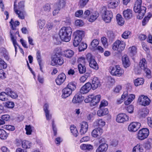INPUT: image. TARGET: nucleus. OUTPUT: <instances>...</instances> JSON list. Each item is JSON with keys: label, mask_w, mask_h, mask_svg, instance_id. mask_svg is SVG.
Wrapping results in <instances>:
<instances>
[{"label": "nucleus", "mask_w": 152, "mask_h": 152, "mask_svg": "<svg viewBox=\"0 0 152 152\" xmlns=\"http://www.w3.org/2000/svg\"><path fill=\"white\" fill-rule=\"evenodd\" d=\"M72 33V30L70 27L64 26L60 29L59 35L62 40L68 42L71 39Z\"/></svg>", "instance_id": "f257e3e1"}, {"label": "nucleus", "mask_w": 152, "mask_h": 152, "mask_svg": "<svg viewBox=\"0 0 152 152\" xmlns=\"http://www.w3.org/2000/svg\"><path fill=\"white\" fill-rule=\"evenodd\" d=\"M142 0H137L134 7V10L135 12L138 13L137 18L139 19H142L145 13L146 8L141 6Z\"/></svg>", "instance_id": "f03ea898"}, {"label": "nucleus", "mask_w": 152, "mask_h": 152, "mask_svg": "<svg viewBox=\"0 0 152 152\" xmlns=\"http://www.w3.org/2000/svg\"><path fill=\"white\" fill-rule=\"evenodd\" d=\"M102 18L106 23H109L111 22L113 18V14L112 12L106 9L105 7L103 8L102 10Z\"/></svg>", "instance_id": "7ed1b4c3"}, {"label": "nucleus", "mask_w": 152, "mask_h": 152, "mask_svg": "<svg viewBox=\"0 0 152 152\" xmlns=\"http://www.w3.org/2000/svg\"><path fill=\"white\" fill-rule=\"evenodd\" d=\"M126 43L118 39L113 44L112 49L113 50L117 51L120 53L124 49Z\"/></svg>", "instance_id": "20e7f679"}, {"label": "nucleus", "mask_w": 152, "mask_h": 152, "mask_svg": "<svg viewBox=\"0 0 152 152\" xmlns=\"http://www.w3.org/2000/svg\"><path fill=\"white\" fill-rule=\"evenodd\" d=\"M109 71L112 75L119 77L121 76L124 72L123 69L118 65L110 66Z\"/></svg>", "instance_id": "39448f33"}, {"label": "nucleus", "mask_w": 152, "mask_h": 152, "mask_svg": "<svg viewBox=\"0 0 152 152\" xmlns=\"http://www.w3.org/2000/svg\"><path fill=\"white\" fill-rule=\"evenodd\" d=\"M86 59L89 62V65L90 67L96 70H97L99 69L96 62L91 53H88L87 54Z\"/></svg>", "instance_id": "423d86ee"}, {"label": "nucleus", "mask_w": 152, "mask_h": 152, "mask_svg": "<svg viewBox=\"0 0 152 152\" xmlns=\"http://www.w3.org/2000/svg\"><path fill=\"white\" fill-rule=\"evenodd\" d=\"M64 62L63 58L59 56H58L56 54L54 56L52 59L50 64L52 66L56 65H61Z\"/></svg>", "instance_id": "0eeeda50"}, {"label": "nucleus", "mask_w": 152, "mask_h": 152, "mask_svg": "<svg viewBox=\"0 0 152 152\" xmlns=\"http://www.w3.org/2000/svg\"><path fill=\"white\" fill-rule=\"evenodd\" d=\"M149 132L147 128H143L139 130L138 134V138L140 140H143L148 136Z\"/></svg>", "instance_id": "6e6552de"}, {"label": "nucleus", "mask_w": 152, "mask_h": 152, "mask_svg": "<svg viewBox=\"0 0 152 152\" xmlns=\"http://www.w3.org/2000/svg\"><path fill=\"white\" fill-rule=\"evenodd\" d=\"M141 124L140 123L134 122L130 123L128 126V130L131 132H135L140 127Z\"/></svg>", "instance_id": "1a4fd4ad"}, {"label": "nucleus", "mask_w": 152, "mask_h": 152, "mask_svg": "<svg viewBox=\"0 0 152 152\" xmlns=\"http://www.w3.org/2000/svg\"><path fill=\"white\" fill-rule=\"evenodd\" d=\"M17 0L15 1L14 5V10L15 13L18 15V17L20 19H24L25 18V15H26V12L23 10L21 11L19 10L16 8V4Z\"/></svg>", "instance_id": "9d476101"}, {"label": "nucleus", "mask_w": 152, "mask_h": 152, "mask_svg": "<svg viewBox=\"0 0 152 152\" xmlns=\"http://www.w3.org/2000/svg\"><path fill=\"white\" fill-rule=\"evenodd\" d=\"M129 117L125 113H120L117 115L116 121L119 123H124L128 121Z\"/></svg>", "instance_id": "9b49d317"}, {"label": "nucleus", "mask_w": 152, "mask_h": 152, "mask_svg": "<svg viewBox=\"0 0 152 152\" xmlns=\"http://www.w3.org/2000/svg\"><path fill=\"white\" fill-rule=\"evenodd\" d=\"M140 104L142 105L146 106L149 104L151 102L150 99L147 96L141 95L139 98Z\"/></svg>", "instance_id": "f8f14e48"}, {"label": "nucleus", "mask_w": 152, "mask_h": 152, "mask_svg": "<svg viewBox=\"0 0 152 152\" xmlns=\"http://www.w3.org/2000/svg\"><path fill=\"white\" fill-rule=\"evenodd\" d=\"M80 133L81 135H83L87 131L88 129V124L87 123L83 121L80 123Z\"/></svg>", "instance_id": "ddd939ff"}, {"label": "nucleus", "mask_w": 152, "mask_h": 152, "mask_svg": "<svg viewBox=\"0 0 152 152\" xmlns=\"http://www.w3.org/2000/svg\"><path fill=\"white\" fill-rule=\"evenodd\" d=\"M66 76L63 73L60 74L55 80L56 84L58 85H61L66 79Z\"/></svg>", "instance_id": "4468645a"}, {"label": "nucleus", "mask_w": 152, "mask_h": 152, "mask_svg": "<svg viewBox=\"0 0 152 152\" xmlns=\"http://www.w3.org/2000/svg\"><path fill=\"white\" fill-rule=\"evenodd\" d=\"M91 88V83L88 82L85 84L80 89V92L81 93L85 94L89 92Z\"/></svg>", "instance_id": "2eb2a0df"}, {"label": "nucleus", "mask_w": 152, "mask_h": 152, "mask_svg": "<svg viewBox=\"0 0 152 152\" xmlns=\"http://www.w3.org/2000/svg\"><path fill=\"white\" fill-rule=\"evenodd\" d=\"M122 64L124 67L127 68L129 66L131 63L128 56L125 54L123 56L122 58Z\"/></svg>", "instance_id": "dca6fc26"}, {"label": "nucleus", "mask_w": 152, "mask_h": 152, "mask_svg": "<svg viewBox=\"0 0 152 152\" xmlns=\"http://www.w3.org/2000/svg\"><path fill=\"white\" fill-rule=\"evenodd\" d=\"M103 132L102 129L99 127L94 129L91 132V135L94 137H99Z\"/></svg>", "instance_id": "f3484780"}, {"label": "nucleus", "mask_w": 152, "mask_h": 152, "mask_svg": "<svg viewBox=\"0 0 152 152\" xmlns=\"http://www.w3.org/2000/svg\"><path fill=\"white\" fill-rule=\"evenodd\" d=\"M91 85V88L93 90L96 89L99 86H100L99 81L97 77H95L93 78Z\"/></svg>", "instance_id": "a211bd4d"}, {"label": "nucleus", "mask_w": 152, "mask_h": 152, "mask_svg": "<svg viewBox=\"0 0 152 152\" xmlns=\"http://www.w3.org/2000/svg\"><path fill=\"white\" fill-rule=\"evenodd\" d=\"M72 91L70 89L66 87L62 90V97L63 98H66L70 96Z\"/></svg>", "instance_id": "6ab92c4d"}, {"label": "nucleus", "mask_w": 152, "mask_h": 152, "mask_svg": "<svg viewBox=\"0 0 152 152\" xmlns=\"http://www.w3.org/2000/svg\"><path fill=\"white\" fill-rule=\"evenodd\" d=\"M123 15L125 19H129L132 17V11L130 9H127L124 10Z\"/></svg>", "instance_id": "aec40b11"}, {"label": "nucleus", "mask_w": 152, "mask_h": 152, "mask_svg": "<svg viewBox=\"0 0 152 152\" xmlns=\"http://www.w3.org/2000/svg\"><path fill=\"white\" fill-rule=\"evenodd\" d=\"M108 145L105 143L101 144L96 150V152H105L108 148Z\"/></svg>", "instance_id": "412c9836"}, {"label": "nucleus", "mask_w": 152, "mask_h": 152, "mask_svg": "<svg viewBox=\"0 0 152 152\" xmlns=\"http://www.w3.org/2000/svg\"><path fill=\"white\" fill-rule=\"evenodd\" d=\"M83 100V97L80 94H76L72 100L73 103H81Z\"/></svg>", "instance_id": "4be33fe9"}, {"label": "nucleus", "mask_w": 152, "mask_h": 152, "mask_svg": "<svg viewBox=\"0 0 152 152\" xmlns=\"http://www.w3.org/2000/svg\"><path fill=\"white\" fill-rule=\"evenodd\" d=\"M5 91L8 96L13 99H16L18 97V94L15 92L12 91L11 89L9 88H7L5 89Z\"/></svg>", "instance_id": "5701e85b"}, {"label": "nucleus", "mask_w": 152, "mask_h": 152, "mask_svg": "<svg viewBox=\"0 0 152 152\" xmlns=\"http://www.w3.org/2000/svg\"><path fill=\"white\" fill-rule=\"evenodd\" d=\"M10 23L11 26V28L12 29V30L10 31V32L11 31H12L13 32H12V34L13 35L14 34V32H13V30H16V27L19 25L20 22L17 20L16 21L14 22L13 19H11V21L10 22Z\"/></svg>", "instance_id": "b1692460"}, {"label": "nucleus", "mask_w": 152, "mask_h": 152, "mask_svg": "<svg viewBox=\"0 0 152 152\" xmlns=\"http://www.w3.org/2000/svg\"><path fill=\"white\" fill-rule=\"evenodd\" d=\"M32 145V143L28 140H24L22 142V147L24 149H28Z\"/></svg>", "instance_id": "393cba45"}, {"label": "nucleus", "mask_w": 152, "mask_h": 152, "mask_svg": "<svg viewBox=\"0 0 152 152\" xmlns=\"http://www.w3.org/2000/svg\"><path fill=\"white\" fill-rule=\"evenodd\" d=\"M116 21L118 25L120 26L123 25L125 22L124 19L119 14H118L116 16Z\"/></svg>", "instance_id": "a878e982"}, {"label": "nucleus", "mask_w": 152, "mask_h": 152, "mask_svg": "<svg viewBox=\"0 0 152 152\" xmlns=\"http://www.w3.org/2000/svg\"><path fill=\"white\" fill-rule=\"evenodd\" d=\"M99 16V14L98 12L95 11L94 12L91 13L90 18L88 19V20L90 22H93L98 18Z\"/></svg>", "instance_id": "bb28decb"}, {"label": "nucleus", "mask_w": 152, "mask_h": 152, "mask_svg": "<svg viewBox=\"0 0 152 152\" xmlns=\"http://www.w3.org/2000/svg\"><path fill=\"white\" fill-rule=\"evenodd\" d=\"M74 51L70 49L66 50L64 52V56L68 58H71L74 55Z\"/></svg>", "instance_id": "cd10ccee"}, {"label": "nucleus", "mask_w": 152, "mask_h": 152, "mask_svg": "<svg viewBox=\"0 0 152 152\" xmlns=\"http://www.w3.org/2000/svg\"><path fill=\"white\" fill-rule=\"evenodd\" d=\"M92 105L93 106H94L99 102L101 99V96L99 95H98L95 96H94L92 95Z\"/></svg>", "instance_id": "c85d7f7f"}, {"label": "nucleus", "mask_w": 152, "mask_h": 152, "mask_svg": "<svg viewBox=\"0 0 152 152\" xmlns=\"http://www.w3.org/2000/svg\"><path fill=\"white\" fill-rule=\"evenodd\" d=\"M108 110L107 108L100 109L98 111L97 115L99 116H101L108 114Z\"/></svg>", "instance_id": "c756f323"}, {"label": "nucleus", "mask_w": 152, "mask_h": 152, "mask_svg": "<svg viewBox=\"0 0 152 152\" xmlns=\"http://www.w3.org/2000/svg\"><path fill=\"white\" fill-rule=\"evenodd\" d=\"M8 134L3 129H0V139L6 140Z\"/></svg>", "instance_id": "7c9ffc66"}, {"label": "nucleus", "mask_w": 152, "mask_h": 152, "mask_svg": "<svg viewBox=\"0 0 152 152\" xmlns=\"http://www.w3.org/2000/svg\"><path fill=\"white\" fill-rule=\"evenodd\" d=\"M118 0H113L108 4V7L110 8H114L118 4Z\"/></svg>", "instance_id": "2f4dec72"}, {"label": "nucleus", "mask_w": 152, "mask_h": 152, "mask_svg": "<svg viewBox=\"0 0 152 152\" xmlns=\"http://www.w3.org/2000/svg\"><path fill=\"white\" fill-rule=\"evenodd\" d=\"M82 39V38L81 37L75 35L73 41V44L74 46L75 47L78 46L80 43Z\"/></svg>", "instance_id": "473e14b6"}, {"label": "nucleus", "mask_w": 152, "mask_h": 152, "mask_svg": "<svg viewBox=\"0 0 152 152\" xmlns=\"http://www.w3.org/2000/svg\"><path fill=\"white\" fill-rule=\"evenodd\" d=\"M143 150L140 144H137L133 148L132 152H143Z\"/></svg>", "instance_id": "72a5a7b5"}, {"label": "nucleus", "mask_w": 152, "mask_h": 152, "mask_svg": "<svg viewBox=\"0 0 152 152\" xmlns=\"http://www.w3.org/2000/svg\"><path fill=\"white\" fill-rule=\"evenodd\" d=\"M76 83L75 82H71L69 83L66 87L70 89L72 91H74L76 88Z\"/></svg>", "instance_id": "f704fd0d"}, {"label": "nucleus", "mask_w": 152, "mask_h": 152, "mask_svg": "<svg viewBox=\"0 0 152 152\" xmlns=\"http://www.w3.org/2000/svg\"><path fill=\"white\" fill-rule=\"evenodd\" d=\"M66 2L64 0H60L56 4L55 7L58 8L61 10L63 8L65 5Z\"/></svg>", "instance_id": "c9c22d12"}, {"label": "nucleus", "mask_w": 152, "mask_h": 152, "mask_svg": "<svg viewBox=\"0 0 152 152\" xmlns=\"http://www.w3.org/2000/svg\"><path fill=\"white\" fill-rule=\"evenodd\" d=\"M8 95L7 93L5 92H3L0 93V100L2 101H4L8 99Z\"/></svg>", "instance_id": "e433bc0d"}, {"label": "nucleus", "mask_w": 152, "mask_h": 152, "mask_svg": "<svg viewBox=\"0 0 152 152\" xmlns=\"http://www.w3.org/2000/svg\"><path fill=\"white\" fill-rule=\"evenodd\" d=\"M12 32H13L12 31L10 32V36L11 38V40L15 47V51L16 52L17 49L16 45L18 46V45L17 44L16 39L14 38V35L12 34Z\"/></svg>", "instance_id": "4c0bfd02"}, {"label": "nucleus", "mask_w": 152, "mask_h": 152, "mask_svg": "<svg viewBox=\"0 0 152 152\" xmlns=\"http://www.w3.org/2000/svg\"><path fill=\"white\" fill-rule=\"evenodd\" d=\"M146 61V60L144 58H142L140 61V62L139 66L141 69H145V67H147V65Z\"/></svg>", "instance_id": "58836bf2"}, {"label": "nucleus", "mask_w": 152, "mask_h": 152, "mask_svg": "<svg viewBox=\"0 0 152 152\" xmlns=\"http://www.w3.org/2000/svg\"><path fill=\"white\" fill-rule=\"evenodd\" d=\"M144 79L142 78H138L134 81V84L136 86L142 85L144 83Z\"/></svg>", "instance_id": "ea45409f"}, {"label": "nucleus", "mask_w": 152, "mask_h": 152, "mask_svg": "<svg viewBox=\"0 0 152 152\" xmlns=\"http://www.w3.org/2000/svg\"><path fill=\"white\" fill-rule=\"evenodd\" d=\"M78 68L79 72L80 74H83L86 72V69L85 66L80 64L78 65Z\"/></svg>", "instance_id": "a19ab883"}, {"label": "nucleus", "mask_w": 152, "mask_h": 152, "mask_svg": "<svg viewBox=\"0 0 152 152\" xmlns=\"http://www.w3.org/2000/svg\"><path fill=\"white\" fill-rule=\"evenodd\" d=\"M70 129L71 132L73 135L75 137H76L78 134L76 127L74 125L70 127Z\"/></svg>", "instance_id": "79ce46f5"}, {"label": "nucleus", "mask_w": 152, "mask_h": 152, "mask_svg": "<svg viewBox=\"0 0 152 152\" xmlns=\"http://www.w3.org/2000/svg\"><path fill=\"white\" fill-rule=\"evenodd\" d=\"M128 92L127 91L124 92L121 96V98L120 99H118L117 101V104H121L123 102V100L125 98H126V97L127 96Z\"/></svg>", "instance_id": "37998d69"}, {"label": "nucleus", "mask_w": 152, "mask_h": 152, "mask_svg": "<svg viewBox=\"0 0 152 152\" xmlns=\"http://www.w3.org/2000/svg\"><path fill=\"white\" fill-rule=\"evenodd\" d=\"M148 140L144 144V147L147 150L150 149L151 148V145L152 142L151 140Z\"/></svg>", "instance_id": "c03bdc74"}, {"label": "nucleus", "mask_w": 152, "mask_h": 152, "mask_svg": "<svg viewBox=\"0 0 152 152\" xmlns=\"http://www.w3.org/2000/svg\"><path fill=\"white\" fill-rule=\"evenodd\" d=\"M130 55L133 56L137 53V49L135 47L133 46L132 47H130L129 49Z\"/></svg>", "instance_id": "a18cd8bd"}, {"label": "nucleus", "mask_w": 152, "mask_h": 152, "mask_svg": "<svg viewBox=\"0 0 152 152\" xmlns=\"http://www.w3.org/2000/svg\"><path fill=\"white\" fill-rule=\"evenodd\" d=\"M105 122L102 119L97 120L95 123L96 125L99 127H103L105 125Z\"/></svg>", "instance_id": "49530a36"}, {"label": "nucleus", "mask_w": 152, "mask_h": 152, "mask_svg": "<svg viewBox=\"0 0 152 152\" xmlns=\"http://www.w3.org/2000/svg\"><path fill=\"white\" fill-rule=\"evenodd\" d=\"M75 33L76 36H78L82 39L85 35V32L83 31L77 30L75 32Z\"/></svg>", "instance_id": "de8ad7c7"}, {"label": "nucleus", "mask_w": 152, "mask_h": 152, "mask_svg": "<svg viewBox=\"0 0 152 152\" xmlns=\"http://www.w3.org/2000/svg\"><path fill=\"white\" fill-rule=\"evenodd\" d=\"M87 45L85 43L82 42L79 44V50L80 51L84 50L87 48Z\"/></svg>", "instance_id": "09e8293b"}, {"label": "nucleus", "mask_w": 152, "mask_h": 152, "mask_svg": "<svg viewBox=\"0 0 152 152\" xmlns=\"http://www.w3.org/2000/svg\"><path fill=\"white\" fill-rule=\"evenodd\" d=\"M45 23V21L44 19H40L38 21V25L39 28L41 29L44 26Z\"/></svg>", "instance_id": "8fccbe9b"}, {"label": "nucleus", "mask_w": 152, "mask_h": 152, "mask_svg": "<svg viewBox=\"0 0 152 152\" xmlns=\"http://www.w3.org/2000/svg\"><path fill=\"white\" fill-rule=\"evenodd\" d=\"M25 129L26 131V134H27L30 135L31 134L32 129L30 125H26Z\"/></svg>", "instance_id": "3c124183"}, {"label": "nucleus", "mask_w": 152, "mask_h": 152, "mask_svg": "<svg viewBox=\"0 0 152 152\" xmlns=\"http://www.w3.org/2000/svg\"><path fill=\"white\" fill-rule=\"evenodd\" d=\"M107 36L109 39L112 41L115 38L114 33L112 31H108L107 32Z\"/></svg>", "instance_id": "603ef678"}, {"label": "nucleus", "mask_w": 152, "mask_h": 152, "mask_svg": "<svg viewBox=\"0 0 152 152\" xmlns=\"http://www.w3.org/2000/svg\"><path fill=\"white\" fill-rule=\"evenodd\" d=\"M99 41L97 39H94L91 43V45L93 48L96 47L99 44Z\"/></svg>", "instance_id": "864d4df0"}, {"label": "nucleus", "mask_w": 152, "mask_h": 152, "mask_svg": "<svg viewBox=\"0 0 152 152\" xmlns=\"http://www.w3.org/2000/svg\"><path fill=\"white\" fill-rule=\"evenodd\" d=\"M131 32L129 31H126L124 32L122 35L123 38L126 39L128 38L129 36L130 35Z\"/></svg>", "instance_id": "5fc2aeb1"}, {"label": "nucleus", "mask_w": 152, "mask_h": 152, "mask_svg": "<svg viewBox=\"0 0 152 152\" xmlns=\"http://www.w3.org/2000/svg\"><path fill=\"white\" fill-rule=\"evenodd\" d=\"M43 9L45 12H49L50 11L51 9L50 6L48 4H46L44 6Z\"/></svg>", "instance_id": "6e6d98bb"}, {"label": "nucleus", "mask_w": 152, "mask_h": 152, "mask_svg": "<svg viewBox=\"0 0 152 152\" xmlns=\"http://www.w3.org/2000/svg\"><path fill=\"white\" fill-rule=\"evenodd\" d=\"M101 40L102 42L105 47H107L108 45L107 39L105 37H103L101 38Z\"/></svg>", "instance_id": "4d7b16f0"}, {"label": "nucleus", "mask_w": 152, "mask_h": 152, "mask_svg": "<svg viewBox=\"0 0 152 152\" xmlns=\"http://www.w3.org/2000/svg\"><path fill=\"white\" fill-rule=\"evenodd\" d=\"M89 0H80L79 2L80 6L81 8L83 7L88 2Z\"/></svg>", "instance_id": "13d9d810"}, {"label": "nucleus", "mask_w": 152, "mask_h": 152, "mask_svg": "<svg viewBox=\"0 0 152 152\" xmlns=\"http://www.w3.org/2000/svg\"><path fill=\"white\" fill-rule=\"evenodd\" d=\"M148 113V110L145 109H143L141 112L140 113V114L141 115L142 117H145L147 115V114Z\"/></svg>", "instance_id": "bf43d9fd"}, {"label": "nucleus", "mask_w": 152, "mask_h": 152, "mask_svg": "<svg viewBox=\"0 0 152 152\" xmlns=\"http://www.w3.org/2000/svg\"><path fill=\"white\" fill-rule=\"evenodd\" d=\"M0 66L1 67L5 69L7 68V65L4 61L0 58Z\"/></svg>", "instance_id": "052dcab7"}, {"label": "nucleus", "mask_w": 152, "mask_h": 152, "mask_svg": "<svg viewBox=\"0 0 152 152\" xmlns=\"http://www.w3.org/2000/svg\"><path fill=\"white\" fill-rule=\"evenodd\" d=\"M4 128L8 130L13 131L15 129V127L13 126L10 125H6L4 126Z\"/></svg>", "instance_id": "680f3d73"}, {"label": "nucleus", "mask_w": 152, "mask_h": 152, "mask_svg": "<svg viewBox=\"0 0 152 152\" xmlns=\"http://www.w3.org/2000/svg\"><path fill=\"white\" fill-rule=\"evenodd\" d=\"M6 106L8 108H12L14 107V104L12 102H7L6 104Z\"/></svg>", "instance_id": "e2e57ef3"}, {"label": "nucleus", "mask_w": 152, "mask_h": 152, "mask_svg": "<svg viewBox=\"0 0 152 152\" xmlns=\"http://www.w3.org/2000/svg\"><path fill=\"white\" fill-rule=\"evenodd\" d=\"M75 24L76 26H82L83 25L84 23L82 20H78L75 21Z\"/></svg>", "instance_id": "0e129e2a"}, {"label": "nucleus", "mask_w": 152, "mask_h": 152, "mask_svg": "<svg viewBox=\"0 0 152 152\" xmlns=\"http://www.w3.org/2000/svg\"><path fill=\"white\" fill-rule=\"evenodd\" d=\"M108 104L107 102L104 100H103L101 102V104L99 106V107L101 108L102 107H104Z\"/></svg>", "instance_id": "69168bd1"}, {"label": "nucleus", "mask_w": 152, "mask_h": 152, "mask_svg": "<svg viewBox=\"0 0 152 152\" xmlns=\"http://www.w3.org/2000/svg\"><path fill=\"white\" fill-rule=\"evenodd\" d=\"M24 2L21 1L18 3V9L19 10H23L24 7Z\"/></svg>", "instance_id": "338daca9"}, {"label": "nucleus", "mask_w": 152, "mask_h": 152, "mask_svg": "<svg viewBox=\"0 0 152 152\" xmlns=\"http://www.w3.org/2000/svg\"><path fill=\"white\" fill-rule=\"evenodd\" d=\"M10 116L8 115H2L1 118L2 120L5 121H7L10 119Z\"/></svg>", "instance_id": "774afa93"}]
</instances>
